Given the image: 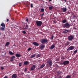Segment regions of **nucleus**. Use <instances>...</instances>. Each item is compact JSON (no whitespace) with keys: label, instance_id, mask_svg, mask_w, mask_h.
Instances as JSON below:
<instances>
[{"label":"nucleus","instance_id":"obj_1","mask_svg":"<svg viewBox=\"0 0 78 78\" xmlns=\"http://www.w3.org/2000/svg\"><path fill=\"white\" fill-rule=\"evenodd\" d=\"M72 25H71V24L69 23H66L63 25V27L66 28H68V27H70Z\"/></svg>","mask_w":78,"mask_h":78},{"label":"nucleus","instance_id":"obj_2","mask_svg":"<svg viewBox=\"0 0 78 78\" xmlns=\"http://www.w3.org/2000/svg\"><path fill=\"white\" fill-rule=\"evenodd\" d=\"M36 24H37V27H41L42 24V22L41 21H36Z\"/></svg>","mask_w":78,"mask_h":78},{"label":"nucleus","instance_id":"obj_3","mask_svg":"<svg viewBox=\"0 0 78 78\" xmlns=\"http://www.w3.org/2000/svg\"><path fill=\"white\" fill-rule=\"evenodd\" d=\"M47 65H49L50 66H52V60H51V59H49L47 61Z\"/></svg>","mask_w":78,"mask_h":78},{"label":"nucleus","instance_id":"obj_4","mask_svg":"<svg viewBox=\"0 0 78 78\" xmlns=\"http://www.w3.org/2000/svg\"><path fill=\"white\" fill-rule=\"evenodd\" d=\"M40 41L43 44H44L47 43L48 42V40L46 39H42Z\"/></svg>","mask_w":78,"mask_h":78},{"label":"nucleus","instance_id":"obj_5","mask_svg":"<svg viewBox=\"0 0 78 78\" xmlns=\"http://www.w3.org/2000/svg\"><path fill=\"white\" fill-rule=\"evenodd\" d=\"M74 38V36L73 35H70L68 37V40L69 41H72L73 39Z\"/></svg>","mask_w":78,"mask_h":78},{"label":"nucleus","instance_id":"obj_6","mask_svg":"<svg viewBox=\"0 0 78 78\" xmlns=\"http://www.w3.org/2000/svg\"><path fill=\"white\" fill-rule=\"evenodd\" d=\"M75 48V47L71 46L69 47L67 49V50H73Z\"/></svg>","mask_w":78,"mask_h":78},{"label":"nucleus","instance_id":"obj_7","mask_svg":"<svg viewBox=\"0 0 78 78\" xmlns=\"http://www.w3.org/2000/svg\"><path fill=\"white\" fill-rule=\"evenodd\" d=\"M36 68V66L35 65H33L31 67V70H34Z\"/></svg>","mask_w":78,"mask_h":78},{"label":"nucleus","instance_id":"obj_8","mask_svg":"<svg viewBox=\"0 0 78 78\" xmlns=\"http://www.w3.org/2000/svg\"><path fill=\"white\" fill-rule=\"evenodd\" d=\"M69 63V61H65L63 62L64 65H66Z\"/></svg>","mask_w":78,"mask_h":78},{"label":"nucleus","instance_id":"obj_9","mask_svg":"<svg viewBox=\"0 0 78 78\" xmlns=\"http://www.w3.org/2000/svg\"><path fill=\"white\" fill-rule=\"evenodd\" d=\"M33 44L35 46H38L39 45V44L36 42H34L33 43Z\"/></svg>","mask_w":78,"mask_h":78},{"label":"nucleus","instance_id":"obj_10","mask_svg":"<svg viewBox=\"0 0 78 78\" xmlns=\"http://www.w3.org/2000/svg\"><path fill=\"white\" fill-rule=\"evenodd\" d=\"M62 12H66L67 11V8L63 7L62 8Z\"/></svg>","mask_w":78,"mask_h":78},{"label":"nucleus","instance_id":"obj_11","mask_svg":"<svg viewBox=\"0 0 78 78\" xmlns=\"http://www.w3.org/2000/svg\"><path fill=\"white\" fill-rule=\"evenodd\" d=\"M12 78H16L17 75L16 74H13L12 76Z\"/></svg>","mask_w":78,"mask_h":78},{"label":"nucleus","instance_id":"obj_12","mask_svg":"<svg viewBox=\"0 0 78 78\" xmlns=\"http://www.w3.org/2000/svg\"><path fill=\"white\" fill-rule=\"evenodd\" d=\"M44 47H45V45L43 44H41L40 46V48L41 50H42V49L44 48Z\"/></svg>","mask_w":78,"mask_h":78},{"label":"nucleus","instance_id":"obj_13","mask_svg":"<svg viewBox=\"0 0 78 78\" xmlns=\"http://www.w3.org/2000/svg\"><path fill=\"white\" fill-rule=\"evenodd\" d=\"M29 64V62L27 61H26L24 62V65H28Z\"/></svg>","mask_w":78,"mask_h":78},{"label":"nucleus","instance_id":"obj_14","mask_svg":"<svg viewBox=\"0 0 78 78\" xmlns=\"http://www.w3.org/2000/svg\"><path fill=\"white\" fill-rule=\"evenodd\" d=\"M36 55V54H34V55H32L30 57V58L31 59L33 58H34Z\"/></svg>","mask_w":78,"mask_h":78},{"label":"nucleus","instance_id":"obj_15","mask_svg":"<svg viewBox=\"0 0 78 78\" xmlns=\"http://www.w3.org/2000/svg\"><path fill=\"white\" fill-rule=\"evenodd\" d=\"M16 57H18V58H20V56H21V55L20 54H19L18 53L16 54Z\"/></svg>","mask_w":78,"mask_h":78},{"label":"nucleus","instance_id":"obj_16","mask_svg":"<svg viewBox=\"0 0 78 78\" xmlns=\"http://www.w3.org/2000/svg\"><path fill=\"white\" fill-rule=\"evenodd\" d=\"M67 22V20L66 19L63 20H62V23H66Z\"/></svg>","mask_w":78,"mask_h":78},{"label":"nucleus","instance_id":"obj_17","mask_svg":"<svg viewBox=\"0 0 78 78\" xmlns=\"http://www.w3.org/2000/svg\"><path fill=\"white\" fill-rule=\"evenodd\" d=\"M55 47V45H52L50 47V49H53Z\"/></svg>","mask_w":78,"mask_h":78},{"label":"nucleus","instance_id":"obj_18","mask_svg":"<svg viewBox=\"0 0 78 78\" xmlns=\"http://www.w3.org/2000/svg\"><path fill=\"white\" fill-rule=\"evenodd\" d=\"M9 55H13L14 54V53H12L11 51H9Z\"/></svg>","mask_w":78,"mask_h":78},{"label":"nucleus","instance_id":"obj_19","mask_svg":"<svg viewBox=\"0 0 78 78\" xmlns=\"http://www.w3.org/2000/svg\"><path fill=\"white\" fill-rule=\"evenodd\" d=\"M45 66V64H42L40 68H41V69H42L43 67H44Z\"/></svg>","mask_w":78,"mask_h":78},{"label":"nucleus","instance_id":"obj_20","mask_svg":"<svg viewBox=\"0 0 78 78\" xmlns=\"http://www.w3.org/2000/svg\"><path fill=\"white\" fill-rule=\"evenodd\" d=\"M1 26H2V27L5 28V24H4V23L1 24Z\"/></svg>","mask_w":78,"mask_h":78},{"label":"nucleus","instance_id":"obj_21","mask_svg":"<svg viewBox=\"0 0 78 78\" xmlns=\"http://www.w3.org/2000/svg\"><path fill=\"white\" fill-rule=\"evenodd\" d=\"M9 45V42H7L5 44V46H8Z\"/></svg>","mask_w":78,"mask_h":78},{"label":"nucleus","instance_id":"obj_22","mask_svg":"<svg viewBox=\"0 0 78 78\" xmlns=\"http://www.w3.org/2000/svg\"><path fill=\"white\" fill-rule=\"evenodd\" d=\"M77 51H78V50L77 49L76 50L73 52L74 54H76V53H77Z\"/></svg>","mask_w":78,"mask_h":78},{"label":"nucleus","instance_id":"obj_23","mask_svg":"<svg viewBox=\"0 0 78 78\" xmlns=\"http://www.w3.org/2000/svg\"><path fill=\"white\" fill-rule=\"evenodd\" d=\"M41 55L40 54H37V58H39V57H41Z\"/></svg>","mask_w":78,"mask_h":78},{"label":"nucleus","instance_id":"obj_24","mask_svg":"<svg viewBox=\"0 0 78 78\" xmlns=\"http://www.w3.org/2000/svg\"><path fill=\"white\" fill-rule=\"evenodd\" d=\"M49 9H50V10H51V9H53V6H51V7H49Z\"/></svg>","mask_w":78,"mask_h":78},{"label":"nucleus","instance_id":"obj_25","mask_svg":"<svg viewBox=\"0 0 78 78\" xmlns=\"http://www.w3.org/2000/svg\"><path fill=\"white\" fill-rule=\"evenodd\" d=\"M28 25H27L24 29H26V30H27V29H28Z\"/></svg>","mask_w":78,"mask_h":78},{"label":"nucleus","instance_id":"obj_26","mask_svg":"<svg viewBox=\"0 0 78 78\" xmlns=\"http://www.w3.org/2000/svg\"><path fill=\"white\" fill-rule=\"evenodd\" d=\"M5 27H1V30H2V31H4V30H5Z\"/></svg>","mask_w":78,"mask_h":78},{"label":"nucleus","instance_id":"obj_27","mask_svg":"<svg viewBox=\"0 0 78 78\" xmlns=\"http://www.w3.org/2000/svg\"><path fill=\"white\" fill-rule=\"evenodd\" d=\"M62 33H63V34H67V32L66 31V30H65V31H63Z\"/></svg>","mask_w":78,"mask_h":78},{"label":"nucleus","instance_id":"obj_28","mask_svg":"<svg viewBox=\"0 0 78 78\" xmlns=\"http://www.w3.org/2000/svg\"><path fill=\"white\" fill-rule=\"evenodd\" d=\"M71 76H70L68 75L65 78H70Z\"/></svg>","mask_w":78,"mask_h":78},{"label":"nucleus","instance_id":"obj_29","mask_svg":"<svg viewBox=\"0 0 78 78\" xmlns=\"http://www.w3.org/2000/svg\"><path fill=\"white\" fill-rule=\"evenodd\" d=\"M41 12H44V9H41Z\"/></svg>","mask_w":78,"mask_h":78},{"label":"nucleus","instance_id":"obj_30","mask_svg":"<svg viewBox=\"0 0 78 78\" xmlns=\"http://www.w3.org/2000/svg\"><path fill=\"white\" fill-rule=\"evenodd\" d=\"M54 37V36H53V35L51 37V40H53V38Z\"/></svg>","mask_w":78,"mask_h":78},{"label":"nucleus","instance_id":"obj_31","mask_svg":"<svg viewBox=\"0 0 78 78\" xmlns=\"http://www.w3.org/2000/svg\"><path fill=\"white\" fill-rule=\"evenodd\" d=\"M57 78H61L62 77L61 76H57Z\"/></svg>","mask_w":78,"mask_h":78},{"label":"nucleus","instance_id":"obj_32","mask_svg":"<svg viewBox=\"0 0 78 78\" xmlns=\"http://www.w3.org/2000/svg\"><path fill=\"white\" fill-rule=\"evenodd\" d=\"M31 50V48H28L27 51H30Z\"/></svg>","mask_w":78,"mask_h":78},{"label":"nucleus","instance_id":"obj_33","mask_svg":"<svg viewBox=\"0 0 78 78\" xmlns=\"http://www.w3.org/2000/svg\"><path fill=\"white\" fill-rule=\"evenodd\" d=\"M65 30L67 32V33H68V32H69V30H67V29Z\"/></svg>","mask_w":78,"mask_h":78},{"label":"nucleus","instance_id":"obj_34","mask_svg":"<svg viewBox=\"0 0 78 78\" xmlns=\"http://www.w3.org/2000/svg\"><path fill=\"white\" fill-rule=\"evenodd\" d=\"M76 17V15H74L73 16V19H75Z\"/></svg>","mask_w":78,"mask_h":78},{"label":"nucleus","instance_id":"obj_35","mask_svg":"<svg viewBox=\"0 0 78 78\" xmlns=\"http://www.w3.org/2000/svg\"><path fill=\"white\" fill-rule=\"evenodd\" d=\"M69 42L67 41L66 43V45H69Z\"/></svg>","mask_w":78,"mask_h":78},{"label":"nucleus","instance_id":"obj_36","mask_svg":"<svg viewBox=\"0 0 78 78\" xmlns=\"http://www.w3.org/2000/svg\"><path fill=\"white\" fill-rule=\"evenodd\" d=\"M65 58H64V57L62 56V57H61V59H65Z\"/></svg>","mask_w":78,"mask_h":78},{"label":"nucleus","instance_id":"obj_37","mask_svg":"<svg viewBox=\"0 0 78 78\" xmlns=\"http://www.w3.org/2000/svg\"><path fill=\"white\" fill-rule=\"evenodd\" d=\"M57 73H58V74H61V71H58L57 72Z\"/></svg>","mask_w":78,"mask_h":78},{"label":"nucleus","instance_id":"obj_38","mask_svg":"<svg viewBox=\"0 0 78 78\" xmlns=\"http://www.w3.org/2000/svg\"><path fill=\"white\" fill-rule=\"evenodd\" d=\"M22 33L23 34H26V31H23Z\"/></svg>","mask_w":78,"mask_h":78},{"label":"nucleus","instance_id":"obj_39","mask_svg":"<svg viewBox=\"0 0 78 78\" xmlns=\"http://www.w3.org/2000/svg\"><path fill=\"white\" fill-rule=\"evenodd\" d=\"M15 58V56H13V57L11 58V59H14Z\"/></svg>","mask_w":78,"mask_h":78},{"label":"nucleus","instance_id":"obj_40","mask_svg":"<svg viewBox=\"0 0 78 78\" xmlns=\"http://www.w3.org/2000/svg\"><path fill=\"white\" fill-rule=\"evenodd\" d=\"M27 68H25L24 69L25 72H27Z\"/></svg>","mask_w":78,"mask_h":78},{"label":"nucleus","instance_id":"obj_41","mask_svg":"<svg viewBox=\"0 0 78 78\" xmlns=\"http://www.w3.org/2000/svg\"><path fill=\"white\" fill-rule=\"evenodd\" d=\"M19 66H22V63H20L19 64Z\"/></svg>","mask_w":78,"mask_h":78},{"label":"nucleus","instance_id":"obj_42","mask_svg":"<svg viewBox=\"0 0 78 78\" xmlns=\"http://www.w3.org/2000/svg\"><path fill=\"white\" fill-rule=\"evenodd\" d=\"M31 8H33V4H31Z\"/></svg>","mask_w":78,"mask_h":78},{"label":"nucleus","instance_id":"obj_43","mask_svg":"<svg viewBox=\"0 0 78 78\" xmlns=\"http://www.w3.org/2000/svg\"><path fill=\"white\" fill-rule=\"evenodd\" d=\"M13 59V58H11V59L10 60V61H14V60Z\"/></svg>","mask_w":78,"mask_h":78},{"label":"nucleus","instance_id":"obj_44","mask_svg":"<svg viewBox=\"0 0 78 78\" xmlns=\"http://www.w3.org/2000/svg\"><path fill=\"white\" fill-rule=\"evenodd\" d=\"M1 69L2 70H3V69H4V67H1Z\"/></svg>","mask_w":78,"mask_h":78},{"label":"nucleus","instance_id":"obj_45","mask_svg":"<svg viewBox=\"0 0 78 78\" xmlns=\"http://www.w3.org/2000/svg\"><path fill=\"white\" fill-rule=\"evenodd\" d=\"M44 13H43L42 14L40 15V16H44Z\"/></svg>","mask_w":78,"mask_h":78},{"label":"nucleus","instance_id":"obj_46","mask_svg":"<svg viewBox=\"0 0 78 78\" xmlns=\"http://www.w3.org/2000/svg\"><path fill=\"white\" fill-rule=\"evenodd\" d=\"M26 22H28V19L27 18L26 19Z\"/></svg>","mask_w":78,"mask_h":78},{"label":"nucleus","instance_id":"obj_47","mask_svg":"<svg viewBox=\"0 0 78 78\" xmlns=\"http://www.w3.org/2000/svg\"><path fill=\"white\" fill-rule=\"evenodd\" d=\"M4 78H8V76H5L4 77Z\"/></svg>","mask_w":78,"mask_h":78},{"label":"nucleus","instance_id":"obj_48","mask_svg":"<svg viewBox=\"0 0 78 78\" xmlns=\"http://www.w3.org/2000/svg\"><path fill=\"white\" fill-rule=\"evenodd\" d=\"M58 60H59V59H57L55 60V61H58Z\"/></svg>","mask_w":78,"mask_h":78},{"label":"nucleus","instance_id":"obj_49","mask_svg":"<svg viewBox=\"0 0 78 78\" xmlns=\"http://www.w3.org/2000/svg\"><path fill=\"white\" fill-rule=\"evenodd\" d=\"M67 14H70V12H67Z\"/></svg>","mask_w":78,"mask_h":78},{"label":"nucleus","instance_id":"obj_50","mask_svg":"<svg viewBox=\"0 0 78 78\" xmlns=\"http://www.w3.org/2000/svg\"><path fill=\"white\" fill-rule=\"evenodd\" d=\"M8 21H9V19H7V22H8Z\"/></svg>","mask_w":78,"mask_h":78},{"label":"nucleus","instance_id":"obj_51","mask_svg":"<svg viewBox=\"0 0 78 78\" xmlns=\"http://www.w3.org/2000/svg\"><path fill=\"white\" fill-rule=\"evenodd\" d=\"M75 74V73H73V75H74V74Z\"/></svg>","mask_w":78,"mask_h":78},{"label":"nucleus","instance_id":"obj_52","mask_svg":"<svg viewBox=\"0 0 78 78\" xmlns=\"http://www.w3.org/2000/svg\"><path fill=\"white\" fill-rule=\"evenodd\" d=\"M45 78H48V77H47V76H46L45 77Z\"/></svg>","mask_w":78,"mask_h":78},{"label":"nucleus","instance_id":"obj_53","mask_svg":"<svg viewBox=\"0 0 78 78\" xmlns=\"http://www.w3.org/2000/svg\"><path fill=\"white\" fill-rule=\"evenodd\" d=\"M65 2H67V0H65Z\"/></svg>","mask_w":78,"mask_h":78},{"label":"nucleus","instance_id":"obj_54","mask_svg":"<svg viewBox=\"0 0 78 78\" xmlns=\"http://www.w3.org/2000/svg\"><path fill=\"white\" fill-rule=\"evenodd\" d=\"M13 46H14V47H16V45H15V44H14V45H13Z\"/></svg>","mask_w":78,"mask_h":78},{"label":"nucleus","instance_id":"obj_55","mask_svg":"<svg viewBox=\"0 0 78 78\" xmlns=\"http://www.w3.org/2000/svg\"><path fill=\"white\" fill-rule=\"evenodd\" d=\"M49 1H50V2H51V0H49Z\"/></svg>","mask_w":78,"mask_h":78},{"label":"nucleus","instance_id":"obj_56","mask_svg":"<svg viewBox=\"0 0 78 78\" xmlns=\"http://www.w3.org/2000/svg\"><path fill=\"white\" fill-rule=\"evenodd\" d=\"M1 35V34L0 33V36Z\"/></svg>","mask_w":78,"mask_h":78},{"label":"nucleus","instance_id":"obj_57","mask_svg":"<svg viewBox=\"0 0 78 78\" xmlns=\"http://www.w3.org/2000/svg\"><path fill=\"white\" fill-rule=\"evenodd\" d=\"M28 73H30V72H29Z\"/></svg>","mask_w":78,"mask_h":78}]
</instances>
